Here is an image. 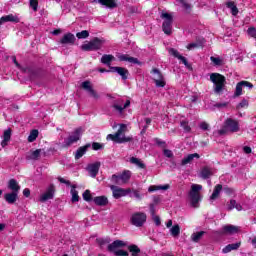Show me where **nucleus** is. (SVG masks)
I'll return each mask as SVG.
<instances>
[{"label": "nucleus", "instance_id": "c756f323", "mask_svg": "<svg viewBox=\"0 0 256 256\" xmlns=\"http://www.w3.org/2000/svg\"><path fill=\"white\" fill-rule=\"evenodd\" d=\"M221 191H223V185L217 184L214 187L212 195L210 196L211 201H215V199H219V195L221 194Z\"/></svg>", "mask_w": 256, "mask_h": 256}, {"label": "nucleus", "instance_id": "680f3d73", "mask_svg": "<svg viewBox=\"0 0 256 256\" xmlns=\"http://www.w3.org/2000/svg\"><path fill=\"white\" fill-rule=\"evenodd\" d=\"M180 61H182L183 65L189 69L191 67V64H189V61H187V58H185L183 55L178 58Z\"/></svg>", "mask_w": 256, "mask_h": 256}, {"label": "nucleus", "instance_id": "9b49d317", "mask_svg": "<svg viewBox=\"0 0 256 256\" xmlns=\"http://www.w3.org/2000/svg\"><path fill=\"white\" fill-rule=\"evenodd\" d=\"M109 71H111V73L119 74L123 81H127V79H129V70L125 67L110 66Z\"/></svg>", "mask_w": 256, "mask_h": 256}, {"label": "nucleus", "instance_id": "c03bdc74", "mask_svg": "<svg viewBox=\"0 0 256 256\" xmlns=\"http://www.w3.org/2000/svg\"><path fill=\"white\" fill-rule=\"evenodd\" d=\"M130 193V197H134V199H137L138 201H141V199H143V195H141V192L139 190L132 189Z\"/></svg>", "mask_w": 256, "mask_h": 256}, {"label": "nucleus", "instance_id": "9d476101", "mask_svg": "<svg viewBox=\"0 0 256 256\" xmlns=\"http://www.w3.org/2000/svg\"><path fill=\"white\" fill-rule=\"evenodd\" d=\"M110 189L112 190L114 199H121V197H126V195L131 193V188L123 189L112 185L110 186Z\"/></svg>", "mask_w": 256, "mask_h": 256}, {"label": "nucleus", "instance_id": "6ab92c4d", "mask_svg": "<svg viewBox=\"0 0 256 256\" xmlns=\"http://www.w3.org/2000/svg\"><path fill=\"white\" fill-rule=\"evenodd\" d=\"M119 61H128V63H133L134 65H142L141 61L135 57L129 56V54H121L118 56Z\"/></svg>", "mask_w": 256, "mask_h": 256}, {"label": "nucleus", "instance_id": "aec40b11", "mask_svg": "<svg viewBox=\"0 0 256 256\" xmlns=\"http://www.w3.org/2000/svg\"><path fill=\"white\" fill-rule=\"evenodd\" d=\"M20 19L19 17L13 15V14H9V15H6V16H2L0 18V27L1 25H3V23H19Z\"/></svg>", "mask_w": 256, "mask_h": 256}, {"label": "nucleus", "instance_id": "dca6fc26", "mask_svg": "<svg viewBox=\"0 0 256 256\" xmlns=\"http://www.w3.org/2000/svg\"><path fill=\"white\" fill-rule=\"evenodd\" d=\"M225 127L229 129L231 133H237L239 131V122L232 118H227L224 122Z\"/></svg>", "mask_w": 256, "mask_h": 256}, {"label": "nucleus", "instance_id": "4c0bfd02", "mask_svg": "<svg viewBox=\"0 0 256 256\" xmlns=\"http://www.w3.org/2000/svg\"><path fill=\"white\" fill-rule=\"evenodd\" d=\"M38 137H39V130L33 129L30 132V135L28 136V143H33V141H36Z\"/></svg>", "mask_w": 256, "mask_h": 256}, {"label": "nucleus", "instance_id": "7ed1b4c3", "mask_svg": "<svg viewBox=\"0 0 256 256\" xmlns=\"http://www.w3.org/2000/svg\"><path fill=\"white\" fill-rule=\"evenodd\" d=\"M202 189H203V186L199 184H193L191 186L189 197H190L191 207H193L194 209H197V207H199V201H201V194L199 193V191H201Z\"/></svg>", "mask_w": 256, "mask_h": 256}, {"label": "nucleus", "instance_id": "58836bf2", "mask_svg": "<svg viewBox=\"0 0 256 256\" xmlns=\"http://www.w3.org/2000/svg\"><path fill=\"white\" fill-rule=\"evenodd\" d=\"M212 175L213 173H211V170L209 169V167L205 166L204 168H202L201 170L202 179H209V177H211Z\"/></svg>", "mask_w": 256, "mask_h": 256}, {"label": "nucleus", "instance_id": "a18cd8bd", "mask_svg": "<svg viewBox=\"0 0 256 256\" xmlns=\"http://www.w3.org/2000/svg\"><path fill=\"white\" fill-rule=\"evenodd\" d=\"M210 61H212L216 67H221L223 65V60L219 57L211 56Z\"/></svg>", "mask_w": 256, "mask_h": 256}, {"label": "nucleus", "instance_id": "20e7f679", "mask_svg": "<svg viewBox=\"0 0 256 256\" xmlns=\"http://www.w3.org/2000/svg\"><path fill=\"white\" fill-rule=\"evenodd\" d=\"M161 19H164L162 24V30L165 35H171L173 33V15L164 12L161 14Z\"/></svg>", "mask_w": 256, "mask_h": 256}, {"label": "nucleus", "instance_id": "13d9d810", "mask_svg": "<svg viewBox=\"0 0 256 256\" xmlns=\"http://www.w3.org/2000/svg\"><path fill=\"white\" fill-rule=\"evenodd\" d=\"M242 83V86L245 88L247 87L248 89H253V83L247 81V80H242L240 81Z\"/></svg>", "mask_w": 256, "mask_h": 256}, {"label": "nucleus", "instance_id": "cd10ccee", "mask_svg": "<svg viewBox=\"0 0 256 256\" xmlns=\"http://www.w3.org/2000/svg\"><path fill=\"white\" fill-rule=\"evenodd\" d=\"M100 5L107 7L108 9L117 8V2L115 0H97Z\"/></svg>", "mask_w": 256, "mask_h": 256}, {"label": "nucleus", "instance_id": "f03ea898", "mask_svg": "<svg viewBox=\"0 0 256 256\" xmlns=\"http://www.w3.org/2000/svg\"><path fill=\"white\" fill-rule=\"evenodd\" d=\"M103 45H105V39L94 37L92 40H90L86 44L81 45L82 51H99L102 49Z\"/></svg>", "mask_w": 256, "mask_h": 256}, {"label": "nucleus", "instance_id": "603ef678", "mask_svg": "<svg viewBox=\"0 0 256 256\" xmlns=\"http://www.w3.org/2000/svg\"><path fill=\"white\" fill-rule=\"evenodd\" d=\"M154 141L156 145H158V147H162V149H165V147H167V142L161 140L160 138H155Z\"/></svg>", "mask_w": 256, "mask_h": 256}, {"label": "nucleus", "instance_id": "09e8293b", "mask_svg": "<svg viewBox=\"0 0 256 256\" xmlns=\"http://www.w3.org/2000/svg\"><path fill=\"white\" fill-rule=\"evenodd\" d=\"M222 191L225 193V195H228V197H231V195H233V193H235V189H233L229 186L222 187Z\"/></svg>", "mask_w": 256, "mask_h": 256}, {"label": "nucleus", "instance_id": "412c9836", "mask_svg": "<svg viewBox=\"0 0 256 256\" xmlns=\"http://www.w3.org/2000/svg\"><path fill=\"white\" fill-rule=\"evenodd\" d=\"M22 73H26L30 79H35L37 77V69L33 66H26L21 68Z\"/></svg>", "mask_w": 256, "mask_h": 256}, {"label": "nucleus", "instance_id": "37998d69", "mask_svg": "<svg viewBox=\"0 0 256 256\" xmlns=\"http://www.w3.org/2000/svg\"><path fill=\"white\" fill-rule=\"evenodd\" d=\"M241 95H243V84L240 82H238L236 84V89L234 92V97H241Z\"/></svg>", "mask_w": 256, "mask_h": 256}, {"label": "nucleus", "instance_id": "864d4df0", "mask_svg": "<svg viewBox=\"0 0 256 256\" xmlns=\"http://www.w3.org/2000/svg\"><path fill=\"white\" fill-rule=\"evenodd\" d=\"M181 127L184 129L186 133H191V126H189V122L187 121H182L181 122Z\"/></svg>", "mask_w": 256, "mask_h": 256}, {"label": "nucleus", "instance_id": "49530a36", "mask_svg": "<svg viewBox=\"0 0 256 256\" xmlns=\"http://www.w3.org/2000/svg\"><path fill=\"white\" fill-rule=\"evenodd\" d=\"M247 107H249V101L247 99H242L236 106V109H247Z\"/></svg>", "mask_w": 256, "mask_h": 256}, {"label": "nucleus", "instance_id": "a19ab883", "mask_svg": "<svg viewBox=\"0 0 256 256\" xmlns=\"http://www.w3.org/2000/svg\"><path fill=\"white\" fill-rule=\"evenodd\" d=\"M39 157H41V149H36V150L32 151L29 156H27V159H32L34 161H37V159H39Z\"/></svg>", "mask_w": 256, "mask_h": 256}, {"label": "nucleus", "instance_id": "774afa93", "mask_svg": "<svg viewBox=\"0 0 256 256\" xmlns=\"http://www.w3.org/2000/svg\"><path fill=\"white\" fill-rule=\"evenodd\" d=\"M164 155L165 157H168V159H171L173 157V152L169 149H164Z\"/></svg>", "mask_w": 256, "mask_h": 256}, {"label": "nucleus", "instance_id": "473e14b6", "mask_svg": "<svg viewBox=\"0 0 256 256\" xmlns=\"http://www.w3.org/2000/svg\"><path fill=\"white\" fill-rule=\"evenodd\" d=\"M130 163H132V165H136L139 167V169H147V165H145V163H143V161L137 157H131Z\"/></svg>", "mask_w": 256, "mask_h": 256}, {"label": "nucleus", "instance_id": "72a5a7b5", "mask_svg": "<svg viewBox=\"0 0 256 256\" xmlns=\"http://www.w3.org/2000/svg\"><path fill=\"white\" fill-rule=\"evenodd\" d=\"M128 251L131 253V256H139L141 254V248L136 244H131L128 246Z\"/></svg>", "mask_w": 256, "mask_h": 256}, {"label": "nucleus", "instance_id": "338daca9", "mask_svg": "<svg viewBox=\"0 0 256 256\" xmlns=\"http://www.w3.org/2000/svg\"><path fill=\"white\" fill-rule=\"evenodd\" d=\"M200 129H202V131H209V124H207V122L200 123Z\"/></svg>", "mask_w": 256, "mask_h": 256}, {"label": "nucleus", "instance_id": "79ce46f5", "mask_svg": "<svg viewBox=\"0 0 256 256\" xmlns=\"http://www.w3.org/2000/svg\"><path fill=\"white\" fill-rule=\"evenodd\" d=\"M203 43H205V39H202L199 42H193L187 45V49L189 51H191V49H195V48H199V47H203Z\"/></svg>", "mask_w": 256, "mask_h": 256}, {"label": "nucleus", "instance_id": "e2e57ef3", "mask_svg": "<svg viewBox=\"0 0 256 256\" xmlns=\"http://www.w3.org/2000/svg\"><path fill=\"white\" fill-rule=\"evenodd\" d=\"M97 243L98 245H100V247H103V245H107L109 243V240L100 238V239H97Z\"/></svg>", "mask_w": 256, "mask_h": 256}, {"label": "nucleus", "instance_id": "7c9ffc66", "mask_svg": "<svg viewBox=\"0 0 256 256\" xmlns=\"http://www.w3.org/2000/svg\"><path fill=\"white\" fill-rule=\"evenodd\" d=\"M201 156L198 153L189 154L187 157H184L181 161V165H188L194 159H199Z\"/></svg>", "mask_w": 256, "mask_h": 256}, {"label": "nucleus", "instance_id": "39448f33", "mask_svg": "<svg viewBox=\"0 0 256 256\" xmlns=\"http://www.w3.org/2000/svg\"><path fill=\"white\" fill-rule=\"evenodd\" d=\"M129 179H131V171L124 170L120 175H112L111 183L114 185H125V183H129Z\"/></svg>", "mask_w": 256, "mask_h": 256}, {"label": "nucleus", "instance_id": "3c124183", "mask_svg": "<svg viewBox=\"0 0 256 256\" xmlns=\"http://www.w3.org/2000/svg\"><path fill=\"white\" fill-rule=\"evenodd\" d=\"M180 3L182 7L187 11V13H191V4H189L187 0H181Z\"/></svg>", "mask_w": 256, "mask_h": 256}, {"label": "nucleus", "instance_id": "a211bd4d", "mask_svg": "<svg viewBox=\"0 0 256 256\" xmlns=\"http://www.w3.org/2000/svg\"><path fill=\"white\" fill-rule=\"evenodd\" d=\"M75 40V35H73L71 32H68L60 39V43L61 45H74Z\"/></svg>", "mask_w": 256, "mask_h": 256}, {"label": "nucleus", "instance_id": "6e6552de", "mask_svg": "<svg viewBox=\"0 0 256 256\" xmlns=\"http://www.w3.org/2000/svg\"><path fill=\"white\" fill-rule=\"evenodd\" d=\"M214 233L215 235H235V233H239V227L228 224L224 225L222 229L217 230Z\"/></svg>", "mask_w": 256, "mask_h": 256}, {"label": "nucleus", "instance_id": "0e129e2a", "mask_svg": "<svg viewBox=\"0 0 256 256\" xmlns=\"http://www.w3.org/2000/svg\"><path fill=\"white\" fill-rule=\"evenodd\" d=\"M112 107H113V109L118 111V113H123V111L125 110V108H123V106H121L119 104H114Z\"/></svg>", "mask_w": 256, "mask_h": 256}, {"label": "nucleus", "instance_id": "5fc2aeb1", "mask_svg": "<svg viewBox=\"0 0 256 256\" xmlns=\"http://www.w3.org/2000/svg\"><path fill=\"white\" fill-rule=\"evenodd\" d=\"M169 53L175 57L176 59H180V57L182 56L179 51H177V49H174V48H170L169 49Z\"/></svg>", "mask_w": 256, "mask_h": 256}, {"label": "nucleus", "instance_id": "69168bd1", "mask_svg": "<svg viewBox=\"0 0 256 256\" xmlns=\"http://www.w3.org/2000/svg\"><path fill=\"white\" fill-rule=\"evenodd\" d=\"M115 256H128L129 252L125 251V250H118L117 252H115L114 254Z\"/></svg>", "mask_w": 256, "mask_h": 256}, {"label": "nucleus", "instance_id": "bf43d9fd", "mask_svg": "<svg viewBox=\"0 0 256 256\" xmlns=\"http://www.w3.org/2000/svg\"><path fill=\"white\" fill-rule=\"evenodd\" d=\"M248 35H250V37H254V39L256 38V29L255 27H250L247 30Z\"/></svg>", "mask_w": 256, "mask_h": 256}, {"label": "nucleus", "instance_id": "2f4dec72", "mask_svg": "<svg viewBox=\"0 0 256 256\" xmlns=\"http://www.w3.org/2000/svg\"><path fill=\"white\" fill-rule=\"evenodd\" d=\"M233 209H236L237 211H243V206L237 203L236 200L231 199L230 203L228 204V211H233Z\"/></svg>", "mask_w": 256, "mask_h": 256}, {"label": "nucleus", "instance_id": "8fccbe9b", "mask_svg": "<svg viewBox=\"0 0 256 256\" xmlns=\"http://www.w3.org/2000/svg\"><path fill=\"white\" fill-rule=\"evenodd\" d=\"M125 131H127V125H125V124H120V127H119V129L117 130V132H116V135H117L118 137H121V135H123V133H125Z\"/></svg>", "mask_w": 256, "mask_h": 256}, {"label": "nucleus", "instance_id": "4be33fe9", "mask_svg": "<svg viewBox=\"0 0 256 256\" xmlns=\"http://www.w3.org/2000/svg\"><path fill=\"white\" fill-rule=\"evenodd\" d=\"M18 195H19V193H17V192L6 193V194H4V199H5L6 203H9V205H13L14 203L17 202Z\"/></svg>", "mask_w": 256, "mask_h": 256}, {"label": "nucleus", "instance_id": "393cba45", "mask_svg": "<svg viewBox=\"0 0 256 256\" xmlns=\"http://www.w3.org/2000/svg\"><path fill=\"white\" fill-rule=\"evenodd\" d=\"M11 133H12L11 128H8L7 130L4 131L1 147L5 148L9 145V141H11Z\"/></svg>", "mask_w": 256, "mask_h": 256}, {"label": "nucleus", "instance_id": "052dcab7", "mask_svg": "<svg viewBox=\"0 0 256 256\" xmlns=\"http://www.w3.org/2000/svg\"><path fill=\"white\" fill-rule=\"evenodd\" d=\"M180 61H182L183 65L189 69L191 67V64H189V61H187V58H185L183 55L178 58Z\"/></svg>", "mask_w": 256, "mask_h": 256}, {"label": "nucleus", "instance_id": "f704fd0d", "mask_svg": "<svg viewBox=\"0 0 256 256\" xmlns=\"http://www.w3.org/2000/svg\"><path fill=\"white\" fill-rule=\"evenodd\" d=\"M206 233L207 232L205 231L195 232L191 235V240L193 241V243H199L201 239H203V235H205Z\"/></svg>", "mask_w": 256, "mask_h": 256}, {"label": "nucleus", "instance_id": "2eb2a0df", "mask_svg": "<svg viewBox=\"0 0 256 256\" xmlns=\"http://www.w3.org/2000/svg\"><path fill=\"white\" fill-rule=\"evenodd\" d=\"M99 169H101V162H95L92 164H88L86 171H88L90 177H92V179H95V177H97V175H99Z\"/></svg>", "mask_w": 256, "mask_h": 256}, {"label": "nucleus", "instance_id": "ea45409f", "mask_svg": "<svg viewBox=\"0 0 256 256\" xmlns=\"http://www.w3.org/2000/svg\"><path fill=\"white\" fill-rule=\"evenodd\" d=\"M83 199L86 201V203H91L93 201V195H91V190L87 189L82 194Z\"/></svg>", "mask_w": 256, "mask_h": 256}, {"label": "nucleus", "instance_id": "f8f14e48", "mask_svg": "<svg viewBox=\"0 0 256 256\" xmlns=\"http://www.w3.org/2000/svg\"><path fill=\"white\" fill-rule=\"evenodd\" d=\"M81 89H84V91H87L90 95V97H93V99H99V94L95 89H93V85H91V81L86 80L81 83Z\"/></svg>", "mask_w": 256, "mask_h": 256}, {"label": "nucleus", "instance_id": "0eeeda50", "mask_svg": "<svg viewBox=\"0 0 256 256\" xmlns=\"http://www.w3.org/2000/svg\"><path fill=\"white\" fill-rule=\"evenodd\" d=\"M81 131H83V129L81 128H77L72 135H70L68 138H66L64 140V145L63 147L65 149L71 147V145H73V143H77V141H79V139H81Z\"/></svg>", "mask_w": 256, "mask_h": 256}, {"label": "nucleus", "instance_id": "4d7b16f0", "mask_svg": "<svg viewBox=\"0 0 256 256\" xmlns=\"http://www.w3.org/2000/svg\"><path fill=\"white\" fill-rule=\"evenodd\" d=\"M30 7H32L33 11H37L39 7V1L38 0H30Z\"/></svg>", "mask_w": 256, "mask_h": 256}, {"label": "nucleus", "instance_id": "a878e982", "mask_svg": "<svg viewBox=\"0 0 256 256\" xmlns=\"http://www.w3.org/2000/svg\"><path fill=\"white\" fill-rule=\"evenodd\" d=\"M89 147H91V145L89 143L82 147H79L75 153V159L76 160L81 159V157H83V155H85V153H87V149H89Z\"/></svg>", "mask_w": 256, "mask_h": 256}, {"label": "nucleus", "instance_id": "4468645a", "mask_svg": "<svg viewBox=\"0 0 256 256\" xmlns=\"http://www.w3.org/2000/svg\"><path fill=\"white\" fill-rule=\"evenodd\" d=\"M55 197V186L51 184L46 192L40 196V203H45L46 201H49L50 199H53Z\"/></svg>", "mask_w": 256, "mask_h": 256}, {"label": "nucleus", "instance_id": "de8ad7c7", "mask_svg": "<svg viewBox=\"0 0 256 256\" xmlns=\"http://www.w3.org/2000/svg\"><path fill=\"white\" fill-rule=\"evenodd\" d=\"M77 39H87L89 37V32L87 30H82L76 33Z\"/></svg>", "mask_w": 256, "mask_h": 256}, {"label": "nucleus", "instance_id": "f3484780", "mask_svg": "<svg viewBox=\"0 0 256 256\" xmlns=\"http://www.w3.org/2000/svg\"><path fill=\"white\" fill-rule=\"evenodd\" d=\"M107 139H111V141H114L115 143H129L133 141V138L131 137H118L117 133L115 134H108Z\"/></svg>", "mask_w": 256, "mask_h": 256}, {"label": "nucleus", "instance_id": "1a4fd4ad", "mask_svg": "<svg viewBox=\"0 0 256 256\" xmlns=\"http://www.w3.org/2000/svg\"><path fill=\"white\" fill-rule=\"evenodd\" d=\"M151 73L152 75H155L153 81L156 87H165V85H167V83L165 82V78L163 77V74L161 73V71H159V69L153 68L151 70Z\"/></svg>", "mask_w": 256, "mask_h": 256}, {"label": "nucleus", "instance_id": "423d86ee", "mask_svg": "<svg viewBox=\"0 0 256 256\" xmlns=\"http://www.w3.org/2000/svg\"><path fill=\"white\" fill-rule=\"evenodd\" d=\"M147 221V214L145 212H136L132 214L130 218V223L134 225V227H143Z\"/></svg>", "mask_w": 256, "mask_h": 256}, {"label": "nucleus", "instance_id": "e433bc0d", "mask_svg": "<svg viewBox=\"0 0 256 256\" xmlns=\"http://www.w3.org/2000/svg\"><path fill=\"white\" fill-rule=\"evenodd\" d=\"M170 235H172V237H179V235H181V226H179V224L172 226V229H170Z\"/></svg>", "mask_w": 256, "mask_h": 256}, {"label": "nucleus", "instance_id": "6e6d98bb", "mask_svg": "<svg viewBox=\"0 0 256 256\" xmlns=\"http://www.w3.org/2000/svg\"><path fill=\"white\" fill-rule=\"evenodd\" d=\"M92 149H93V151H101V149H103V144H101L99 142H93Z\"/></svg>", "mask_w": 256, "mask_h": 256}, {"label": "nucleus", "instance_id": "b1692460", "mask_svg": "<svg viewBox=\"0 0 256 256\" xmlns=\"http://www.w3.org/2000/svg\"><path fill=\"white\" fill-rule=\"evenodd\" d=\"M8 189L12 191V193H19L21 191V186L19 185V182L15 179H10L8 181Z\"/></svg>", "mask_w": 256, "mask_h": 256}, {"label": "nucleus", "instance_id": "5701e85b", "mask_svg": "<svg viewBox=\"0 0 256 256\" xmlns=\"http://www.w3.org/2000/svg\"><path fill=\"white\" fill-rule=\"evenodd\" d=\"M93 202L98 207H105L106 205L109 204V199H107V196H97L94 197Z\"/></svg>", "mask_w": 256, "mask_h": 256}, {"label": "nucleus", "instance_id": "c85d7f7f", "mask_svg": "<svg viewBox=\"0 0 256 256\" xmlns=\"http://www.w3.org/2000/svg\"><path fill=\"white\" fill-rule=\"evenodd\" d=\"M114 59H115V56L111 54H104L101 58V63H103V65H107V67L111 69V62H113Z\"/></svg>", "mask_w": 256, "mask_h": 256}, {"label": "nucleus", "instance_id": "c9c22d12", "mask_svg": "<svg viewBox=\"0 0 256 256\" xmlns=\"http://www.w3.org/2000/svg\"><path fill=\"white\" fill-rule=\"evenodd\" d=\"M71 187H72V189L70 191V193L72 195L71 202L72 203H77L79 201V199H80L79 192L76 190L77 186L72 185Z\"/></svg>", "mask_w": 256, "mask_h": 256}, {"label": "nucleus", "instance_id": "ddd939ff", "mask_svg": "<svg viewBox=\"0 0 256 256\" xmlns=\"http://www.w3.org/2000/svg\"><path fill=\"white\" fill-rule=\"evenodd\" d=\"M123 247H127V243L126 242H124L123 240H115L111 244L108 245L107 251L109 253H114V255H115V253L117 251H119L118 249H121Z\"/></svg>", "mask_w": 256, "mask_h": 256}, {"label": "nucleus", "instance_id": "bb28decb", "mask_svg": "<svg viewBox=\"0 0 256 256\" xmlns=\"http://www.w3.org/2000/svg\"><path fill=\"white\" fill-rule=\"evenodd\" d=\"M239 247H241V242L228 244L227 246H225L222 249V252L223 253H231V251H237V249H239Z\"/></svg>", "mask_w": 256, "mask_h": 256}, {"label": "nucleus", "instance_id": "f257e3e1", "mask_svg": "<svg viewBox=\"0 0 256 256\" xmlns=\"http://www.w3.org/2000/svg\"><path fill=\"white\" fill-rule=\"evenodd\" d=\"M210 81L213 82L214 85V93H221L225 89V85L227 84V78L220 73H212L210 75Z\"/></svg>", "mask_w": 256, "mask_h": 256}]
</instances>
